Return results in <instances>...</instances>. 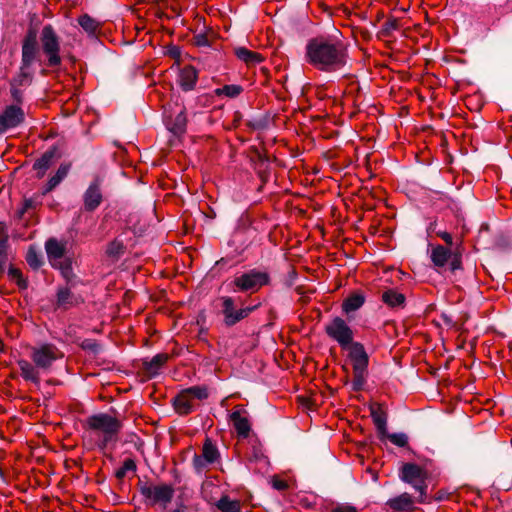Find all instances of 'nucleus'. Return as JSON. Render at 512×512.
<instances>
[{
    "mask_svg": "<svg viewBox=\"0 0 512 512\" xmlns=\"http://www.w3.org/2000/svg\"><path fill=\"white\" fill-rule=\"evenodd\" d=\"M348 48L337 36H319L308 41L305 59L318 71L333 73L344 69L348 63Z\"/></svg>",
    "mask_w": 512,
    "mask_h": 512,
    "instance_id": "nucleus-1",
    "label": "nucleus"
},
{
    "mask_svg": "<svg viewBox=\"0 0 512 512\" xmlns=\"http://www.w3.org/2000/svg\"><path fill=\"white\" fill-rule=\"evenodd\" d=\"M63 357V352L55 344L42 343L30 348L32 362L21 359L17 361V365L24 380L39 384L40 371H50L54 362Z\"/></svg>",
    "mask_w": 512,
    "mask_h": 512,
    "instance_id": "nucleus-2",
    "label": "nucleus"
},
{
    "mask_svg": "<svg viewBox=\"0 0 512 512\" xmlns=\"http://www.w3.org/2000/svg\"><path fill=\"white\" fill-rule=\"evenodd\" d=\"M123 423L117 417L107 413H98L85 420L86 432L98 448L105 449L109 443L118 441V434Z\"/></svg>",
    "mask_w": 512,
    "mask_h": 512,
    "instance_id": "nucleus-3",
    "label": "nucleus"
},
{
    "mask_svg": "<svg viewBox=\"0 0 512 512\" xmlns=\"http://www.w3.org/2000/svg\"><path fill=\"white\" fill-rule=\"evenodd\" d=\"M270 283L267 271L251 269L234 277L231 286L234 291L256 293Z\"/></svg>",
    "mask_w": 512,
    "mask_h": 512,
    "instance_id": "nucleus-4",
    "label": "nucleus"
},
{
    "mask_svg": "<svg viewBox=\"0 0 512 512\" xmlns=\"http://www.w3.org/2000/svg\"><path fill=\"white\" fill-rule=\"evenodd\" d=\"M208 390L204 386H193L181 391L174 399L175 411L180 415L190 414L199 401L208 397Z\"/></svg>",
    "mask_w": 512,
    "mask_h": 512,
    "instance_id": "nucleus-5",
    "label": "nucleus"
},
{
    "mask_svg": "<svg viewBox=\"0 0 512 512\" xmlns=\"http://www.w3.org/2000/svg\"><path fill=\"white\" fill-rule=\"evenodd\" d=\"M140 493L145 500L151 504H160L166 507L173 499L174 488L169 484H143L140 486Z\"/></svg>",
    "mask_w": 512,
    "mask_h": 512,
    "instance_id": "nucleus-6",
    "label": "nucleus"
},
{
    "mask_svg": "<svg viewBox=\"0 0 512 512\" xmlns=\"http://www.w3.org/2000/svg\"><path fill=\"white\" fill-rule=\"evenodd\" d=\"M41 43L43 51L48 57V65L51 67L60 65V44L52 26L47 25L43 27L41 33Z\"/></svg>",
    "mask_w": 512,
    "mask_h": 512,
    "instance_id": "nucleus-7",
    "label": "nucleus"
},
{
    "mask_svg": "<svg viewBox=\"0 0 512 512\" xmlns=\"http://www.w3.org/2000/svg\"><path fill=\"white\" fill-rule=\"evenodd\" d=\"M325 332L342 348H347L353 343V331L342 318H334L329 324L326 325Z\"/></svg>",
    "mask_w": 512,
    "mask_h": 512,
    "instance_id": "nucleus-8",
    "label": "nucleus"
},
{
    "mask_svg": "<svg viewBox=\"0 0 512 512\" xmlns=\"http://www.w3.org/2000/svg\"><path fill=\"white\" fill-rule=\"evenodd\" d=\"M221 302L222 314L224 317L223 321L228 327L234 326L241 320L247 318L250 313H252L257 308V306H251L237 309L235 307L234 299L229 296L221 297Z\"/></svg>",
    "mask_w": 512,
    "mask_h": 512,
    "instance_id": "nucleus-9",
    "label": "nucleus"
},
{
    "mask_svg": "<svg viewBox=\"0 0 512 512\" xmlns=\"http://www.w3.org/2000/svg\"><path fill=\"white\" fill-rule=\"evenodd\" d=\"M349 356L353 362V371L356 378L362 379L368 366V354L361 343L350 345Z\"/></svg>",
    "mask_w": 512,
    "mask_h": 512,
    "instance_id": "nucleus-10",
    "label": "nucleus"
},
{
    "mask_svg": "<svg viewBox=\"0 0 512 512\" xmlns=\"http://www.w3.org/2000/svg\"><path fill=\"white\" fill-rule=\"evenodd\" d=\"M24 111L16 106L10 105L0 113V134L4 133L8 129L17 127L24 121Z\"/></svg>",
    "mask_w": 512,
    "mask_h": 512,
    "instance_id": "nucleus-11",
    "label": "nucleus"
},
{
    "mask_svg": "<svg viewBox=\"0 0 512 512\" xmlns=\"http://www.w3.org/2000/svg\"><path fill=\"white\" fill-rule=\"evenodd\" d=\"M246 414L243 406L237 405L229 416L238 436L242 438H247L251 431V424Z\"/></svg>",
    "mask_w": 512,
    "mask_h": 512,
    "instance_id": "nucleus-12",
    "label": "nucleus"
},
{
    "mask_svg": "<svg viewBox=\"0 0 512 512\" xmlns=\"http://www.w3.org/2000/svg\"><path fill=\"white\" fill-rule=\"evenodd\" d=\"M38 49H37V39L36 34L32 31L28 32L25 36L22 44V61L21 64L24 65V69L30 68L31 64L36 59Z\"/></svg>",
    "mask_w": 512,
    "mask_h": 512,
    "instance_id": "nucleus-13",
    "label": "nucleus"
},
{
    "mask_svg": "<svg viewBox=\"0 0 512 512\" xmlns=\"http://www.w3.org/2000/svg\"><path fill=\"white\" fill-rule=\"evenodd\" d=\"M45 250L48 260L53 266H56L63 258L66 252V242L50 238L45 243Z\"/></svg>",
    "mask_w": 512,
    "mask_h": 512,
    "instance_id": "nucleus-14",
    "label": "nucleus"
},
{
    "mask_svg": "<svg viewBox=\"0 0 512 512\" xmlns=\"http://www.w3.org/2000/svg\"><path fill=\"white\" fill-rule=\"evenodd\" d=\"M198 80V71L191 65L179 69L178 84L183 91H191L195 88Z\"/></svg>",
    "mask_w": 512,
    "mask_h": 512,
    "instance_id": "nucleus-15",
    "label": "nucleus"
},
{
    "mask_svg": "<svg viewBox=\"0 0 512 512\" xmlns=\"http://www.w3.org/2000/svg\"><path fill=\"white\" fill-rule=\"evenodd\" d=\"M82 301L83 300L75 296L68 287L59 288L57 291L56 305L58 308L69 309Z\"/></svg>",
    "mask_w": 512,
    "mask_h": 512,
    "instance_id": "nucleus-16",
    "label": "nucleus"
},
{
    "mask_svg": "<svg viewBox=\"0 0 512 512\" xmlns=\"http://www.w3.org/2000/svg\"><path fill=\"white\" fill-rule=\"evenodd\" d=\"M84 207L88 211L95 210L102 202V194L97 183L91 184L84 193Z\"/></svg>",
    "mask_w": 512,
    "mask_h": 512,
    "instance_id": "nucleus-17",
    "label": "nucleus"
},
{
    "mask_svg": "<svg viewBox=\"0 0 512 512\" xmlns=\"http://www.w3.org/2000/svg\"><path fill=\"white\" fill-rule=\"evenodd\" d=\"M387 505L396 512L410 511L414 507V501L411 495L403 493L395 498L388 500Z\"/></svg>",
    "mask_w": 512,
    "mask_h": 512,
    "instance_id": "nucleus-18",
    "label": "nucleus"
},
{
    "mask_svg": "<svg viewBox=\"0 0 512 512\" xmlns=\"http://www.w3.org/2000/svg\"><path fill=\"white\" fill-rule=\"evenodd\" d=\"M371 417L381 437L387 434V416L380 405L371 406Z\"/></svg>",
    "mask_w": 512,
    "mask_h": 512,
    "instance_id": "nucleus-19",
    "label": "nucleus"
},
{
    "mask_svg": "<svg viewBox=\"0 0 512 512\" xmlns=\"http://www.w3.org/2000/svg\"><path fill=\"white\" fill-rule=\"evenodd\" d=\"M234 52L237 58L243 61L247 66H255L264 60V57L260 53L251 51L245 47H237Z\"/></svg>",
    "mask_w": 512,
    "mask_h": 512,
    "instance_id": "nucleus-20",
    "label": "nucleus"
},
{
    "mask_svg": "<svg viewBox=\"0 0 512 512\" xmlns=\"http://www.w3.org/2000/svg\"><path fill=\"white\" fill-rule=\"evenodd\" d=\"M401 479L416 485V483L422 479V469L415 464H404L401 469Z\"/></svg>",
    "mask_w": 512,
    "mask_h": 512,
    "instance_id": "nucleus-21",
    "label": "nucleus"
},
{
    "mask_svg": "<svg viewBox=\"0 0 512 512\" xmlns=\"http://www.w3.org/2000/svg\"><path fill=\"white\" fill-rule=\"evenodd\" d=\"M168 358V354H157L150 361H144L143 369L149 376H155L167 362Z\"/></svg>",
    "mask_w": 512,
    "mask_h": 512,
    "instance_id": "nucleus-22",
    "label": "nucleus"
},
{
    "mask_svg": "<svg viewBox=\"0 0 512 512\" xmlns=\"http://www.w3.org/2000/svg\"><path fill=\"white\" fill-rule=\"evenodd\" d=\"M430 257L437 269H444L448 262V250L441 245H431Z\"/></svg>",
    "mask_w": 512,
    "mask_h": 512,
    "instance_id": "nucleus-23",
    "label": "nucleus"
},
{
    "mask_svg": "<svg viewBox=\"0 0 512 512\" xmlns=\"http://www.w3.org/2000/svg\"><path fill=\"white\" fill-rule=\"evenodd\" d=\"M69 169V164L60 165L55 175L49 179L47 186L43 190V194L49 193L56 188L67 177Z\"/></svg>",
    "mask_w": 512,
    "mask_h": 512,
    "instance_id": "nucleus-24",
    "label": "nucleus"
},
{
    "mask_svg": "<svg viewBox=\"0 0 512 512\" xmlns=\"http://www.w3.org/2000/svg\"><path fill=\"white\" fill-rule=\"evenodd\" d=\"M365 302L363 295L352 294L346 298L342 303V309L346 314L358 310Z\"/></svg>",
    "mask_w": 512,
    "mask_h": 512,
    "instance_id": "nucleus-25",
    "label": "nucleus"
},
{
    "mask_svg": "<svg viewBox=\"0 0 512 512\" xmlns=\"http://www.w3.org/2000/svg\"><path fill=\"white\" fill-rule=\"evenodd\" d=\"M382 301L390 307H398L404 304L405 297L402 293L389 289L382 293Z\"/></svg>",
    "mask_w": 512,
    "mask_h": 512,
    "instance_id": "nucleus-26",
    "label": "nucleus"
},
{
    "mask_svg": "<svg viewBox=\"0 0 512 512\" xmlns=\"http://www.w3.org/2000/svg\"><path fill=\"white\" fill-rule=\"evenodd\" d=\"M243 91L240 85L230 84L225 85L222 88H217L213 91L215 96H225L228 98H235L239 96Z\"/></svg>",
    "mask_w": 512,
    "mask_h": 512,
    "instance_id": "nucleus-27",
    "label": "nucleus"
},
{
    "mask_svg": "<svg viewBox=\"0 0 512 512\" xmlns=\"http://www.w3.org/2000/svg\"><path fill=\"white\" fill-rule=\"evenodd\" d=\"M222 512H240V503L237 500H231L228 496H223L216 504Z\"/></svg>",
    "mask_w": 512,
    "mask_h": 512,
    "instance_id": "nucleus-28",
    "label": "nucleus"
},
{
    "mask_svg": "<svg viewBox=\"0 0 512 512\" xmlns=\"http://www.w3.org/2000/svg\"><path fill=\"white\" fill-rule=\"evenodd\" d=\"M8 277L11 281L15 282L16 285L22 289V290H25L27 289L28 287V281L27 279L23 276L22 272L20 269L18 268H15L13 266H10L9 269H8Z\"/></svg>",
    "mask_w": 512,
    "mask_h": 512,
    "instance_id": "nucleus-29",
    "label": "nucleus"
},
{
    "mask_svg": "<svg viewBox=\"0 0 512 512\" xmlns=\"http://www.w3.org/2000/svg\"><path fill=\"white\" fill-rule=\"evenodd\" d=\"M201 455L210 464L214 463L219 457L218 449L215 445L212 444L210 440L205 441Z\"/></svg>",
    "mask_w": 512,
    "mask_h": 512,
    "instance_id": "nucleus-30",
    "label": "nucleus"
},
{
    "mask_svg": "<svg viewBox=\"0 0 512 512\" xmlns=\"http://www.w3.org/2000/svg\"><path fill=\"white\" fill-rule=\"evenodd\" d=\"M8 262V236L4 235L0 239V278L4 273L6 263Z\"/></svg>",
    "mask_w": 512,
    "mask_h": 512,
    "instance_id": "nucleus-31",
    "label": "nucleus"
},
{
    "mask_svg": "<svg viewBox=\"0 0 512 512\" xmlns=\"http://www.w3.org/2000/svg\"><path fill=\"white\" fill-rule=\"evenodd\" d=\"M78 23L89 34L95 33L98 29V22L87 14L80 16Z\"/></svg>",
    "mask_w": 512,
    "mask_h": 512,
    "instance_id": "nucleus-32",
    "label": "nucleus"
},
{
    "mask_svg": "<svg viewBox=\"0 0 512 512\" xmlns=\"http://www.w3.org/2000/svg\"><path fill=\"white\" fill-rule=\"evenodd\" d=\"M52 158V153H45L34 163V169L41 171L40 177H42L44 172L49 168Z\"/></svg>",
    "mask_w": 512,
    "mask_h": 512,
    "instance_id": "nucleus-33",
    "label": "nucleus"
},
{
    "mask_svg": "<svg viewBox=\"0 0 512 512\" xmlns=\"http://www.w3.org/2000/svg\"><path fill=\"white\" fill-rule=\"evenodd\" d=\"M26 261L30 267L37 269L42 264L41 258L38 255L36 248L33 246L29 247L26 254Z\"/></svg>",
    "mask_w": 512,
    "mask_h": 512,
    "instance_id": "nucleus-34",
    "label": "nucleus"
},
{
    "mask_svg": "<svg viewBox=\"0 0 512 512\" xmlns=\"http://www.w3.org/2000/svg\"><path fill=\"white\" fill-rule=\"evenodd\" d=\"M31 72L29 68L24 69V65L21 64L20 67V73L19 75L14 79V83L18 86H23L28 84L31 81Z\"/></svg>",
    "mask_w": 512,
    "mask_h": 512,
    "instance_id": "nucleus-35",
    "label": "nucleus"
},
{
    "mask_svg": "<svg viewBox=\"0 0 512 512\" xmlns=\"http://www.w3.org/2000/svg\"><path fill=\"white\" fill-rule=\"evenodd\" d=\"M135 470H136L135 461L131 458H127L124 460L122 467L117 470L116 477L121 479V478L125 477V475L128 471H135Z\"/></svg>",
    "mask_w": 512,
    "mask_h": 512,
    "instance_id": "nucleus-36",
    "label": "nucleus"
},
{
    "mask_svg": "<svg viewBox=\"0 0 512 512\" xmlns=\"http://www.w3.org/2000/svg\"><path fill=\"white\" fill-rule=\"evenodd\" d=\"M386 436L393 444L399 447H404L408 443V437L404 433H394L390 435L386 434Z\"/></svg>",
    "mask_w": 512,
    "mask_h": 512,
    "instance_id": "nucleus-37",
    "label": "nucleus"
},
{
    "mask_svg": "<svg viewBox=\"0 0 512 512\" xmlns=\"http://www.w3.org/2000/svg\"><path fill=\"white\" fill-rule=\"evenodd\" d=\"M461 268V252L459 248L455 252L450 251V271H455Z\"/></svg>",
    "mask_w": 512,
    "mask_h": 512,
    "instance_id": "nucleus-38",
    "label": "nucleus"
},
{
    "mask_svg": "<svg viewBox=\"0 0 512 512\" xmlns=\"http://www.w3.org/2000/svg\"><path fill=\"white\" fill-rule=\"evenodd\" d=\"M123 245L118 241H113L107 248V254L110 256H117L123 252Z\"/></svg>",
    "mask_w": 512,
    "mask_h": 512,
    "instance_id": "nucleus-39",
    "label": "nucleus"
},
{
    "mask_svg": "<svg viewBox=\"0 0 512 512\" xmlns=\"http://www.w3.org/2000/svg\"><path fill=\"white\" fill-rule=\"evenodd\" d=\"M208 464L202 455H196L193 459V466L197 472H202Z\"/></svg>",
    "mask_w": 512,
    "mask_h": 512,
    "instance_id": "nucleus-40",
    "label": "nucleus"
},
{
    "mask_svg": "<svg viewBox=\"0 0 512 512\" xmlns=\"http://www.w3.org/2000/svg\"><path fill=\"white\" fill-rule=\"evenodd\" d=\"M459 201L458 197H455V199H452L450 197V202H453V206L450 205V210L453 209L455 211V217L457 218V221L459 224H461L464 221V215L462 212V209L458 207L457 202Z\"/></svg>",
    "mask_w": 512,
    "mask_h": 512,
    "instance_id": "nucleus-41",
    "label": "nucleus"
},
{
    "mask_svg": "<svg viewBox=\"0 0 512 512\" xmlns=\"http://www.w3.org/2000/svg\"><path fill=\"white\" fill-rule=\"evenodd\" d=\"M271 484L273 488L278 491H284L288 488L287 482L283 479H280L279 477H273L271 480Z\"/></svg>",
    "mask_w": 512,
    "mask_h": 512,
    "instance_id": "nucleus-42",
    "label": "nucleus"
},
{
    "mask_svg": "<svg viewBox=\"0 0 512 512\" xmlns=\"http://www.w3.org/2000/svg\"><path fill=\"white\" fill-rule=\"evenodd\" d=\"M331 512H357V508L351 504H339Z\"/></svg>",
    "mask_w": 512,
    "mask_h": 512,
    "instance_id": "nucleus-43",
    "label": "nucleus"
},
{
    "mask_svg": "<svg viewBox=\"0 0 512 512\" xmlns=\"http://www.w3.org/2000/svg\"><path fill=\"white\" fill-rule=\"evenodd\" d=\"M35 208V201L33 199H25L23 202V208L20 211V214H24L29 209Z\"/></svg>",
    "mask_w": 512,
    "mask_h": 512,
    "instance_id": "nucleus-44",
    "label": "nucleus"
},
{
    "mask_svg": "<svg viewBox=\"0 0 512 512\" xmlns=\"http://www.w3.org/2000/svg\"><path fill=\"white\" fill-rule=\"evenodd\" d=\"M438 235L446 242L448 243V232L444 231V232H440L438 233Z\"/></svg>",
    "mask_w": 512,
    "mask_h": 512,
    "instance_id": "nucleus-45",
    "label": "nucleus"
},
{
    "mask_svg": "<svg viewBox=\"0 0 512 512\" xmlns=\"http://www.w3.org/2000/svg\"><path fill=\"white\" fill-rule=\"evenodd\" d=\"M465 194L468 198L471 196V188L469 184L465 187Z\"/></svg>",
    "mask_w": 512,
    "mask_h": 512,
    "instance_id": "nucleus-46",
    "label": "nucleus"
},
{
    "mask_svg": "<svg viewBox=\"0 0 512 512\" xmlns=\"http://www.w3.org/2000/svg\"><path fill=\"white\" fill-rule=\"evenodd\" d=\"M171 512H182V511L180 509H175V510H173Z\"/></svg>",
    "mask_w": 512,
    "mask_h": 512,
    "instance_id": "nucleus-47",
    "label": "nucleus"
}]
</instances>
